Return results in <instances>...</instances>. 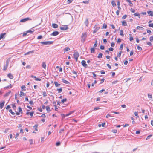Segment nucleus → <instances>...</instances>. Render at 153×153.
Listing matches in <instances>:
<instances>
[{"label":"nucleus","mask_w":153,"mask_h":153,"mask_svg":"<svg viewBox=\"0 0 153 153\" xmlns=\"http://www.w3.org/2000/svg\"><path fill=\"white\" fill-rule=\"evenodd\" d=\"M87 37V34L85 33H82V35L81 36V41L83 42H84L86 39Z\"/></svg>","instance_id":"1"},{"label":"nucleus","mask_w":153,"mask_h":153,"mask_svg":"<svg viewBox=\"0 0 153 153\" xmlns=\"http://www.w3.org/2000/svg\"><path fill=\"white\" fill-rule=\"evenodd\" d=\"M53 42L52 41H46V42H41V43L44 45H50L51 44H52L53 43Z\"/></svg>","instance_id":"2"},{"label":"nucleus","mask_w":153,"mask_h":153,"mask_svg":"<svg viewBox=\"0 0 153 153\" xmlns=\"http://www.w3.org/2000/svg\"><path fill=\"white\" fill-rule=\"evenodd\" d=\"M32 19L29 17L24 18L21 19L20 22H24L28 20H31Z\"/></svg>","instance_id":"3"},{"label":"nucleus","mask_w":153,"mask_h":153,"mask_svg":"<svg viewBox=\"0 0 153 153\" xmlns=\"http://www.w3.org/2000/svg\"><path fill=\"white\" fill-rule=\"evenodd\" d=\"M94 28H95V29L93 31V33H96L97 31L99 30V29L100 28V27H97V25H95L94 27Z\"/></svg>","instance_id":"4"},{"label":"nucleus","mask_w":153,"mask_h":153,"mask_svg":"<svg viewBox=\"0 0 153 153\" xmlns=\"http://www.w3.org/2000/svg\"><path fill=\"white\" fill-rule=\"evenodd\" d=\"M60 28L61 30H64L68 29V27L67 25H65L62 27H60Z\"/></svg>","instance_id":"5"},{"label":"nucleus","mask_w":153,"mask_h":153,"mask_svg":"<svg viewBox=\"0 0 153 153\" xmlns=\"http://www.w3.org/2000/svg\"><path fill=\"white\" fill-rule=\"evenodd\" d=\"M59 34V33L57 31H55L53 32L51 34V35H53L55 36Z\"/></svg>","instance_id":"6"},{"label":"nucleus","mask_w":153,"mask_h":153,"mask_svg":"<svg viewBox=\"0 0 153 153\" xmlns=\"http://www.w3.org/2000/svg\"><path fill=\"white\" fill-rule=\"evenodd\" d=\"M74 57H78L79 56V53L78 52H74L73 54Z\"/></svg>","instance_id":"7"},{"label":"nucleus","mask_w":153,"mask_h":153,"mask_svg":"<svg viewBox=\"0 0 153 153\" xmlns=\"http://www.w3.org/2000/svg\"><path fill=\"white\" fill-rule=\"evenodd\" d=\"M6 34V33H5L1 34L0 35V40L2 39H4L5 38L4 36Z\"/></svg>","instance_id":"8"},{"label":"nucleus","mask_w":153,"mask_h":153,"mask_svg":"<svg viewBox=\"0 0 153 153\" xmlns=\"http://www.w3.org/2000/svg\"><path fill=\"white\" fill-rule=\"evenodd\" d=\"M81 63L84 67H86L87 65V64H86L85 61V60H82L81 62Z\"/></svg>","instance_id":"9"},{"label":"nucleus","mask_w":153,"mask_h":153,"mask_svg":"<svg viewBox=\"0 0 153 153\" xmlns=\"http://www.w3.org/2000/svg\"><path fill=\"white\" fill-rule=\"evenodd\" d=\"M52 27L55 28H56L58 27V25L56 24L53 23L52 24Z\"/></svg>","instance_id":"10"},{"label":"nucleus","mask_w":153,"mask_h":153,"mask_svg":"<svg viewBox=\"0 0 153 153\" xmlns=\"http://www.w3.org/2000/svg\"><path fill=\"white\" fill-rule=\"evenodd\" d=\"M42 67L43 68L45 69H46V65L45 62H43L42 65Z\"/></svg>","instance_id":"11"},{"label":"nucleus","mask_w":153,"mask_h":153,"mask_svg":"<svg viewBox=\"0 0 153 153\" xmlns=\"http://www.w3.org/2000/svg\"><path fill=\"white\" fill-rule=\"evenodd\" d=\"M8 77L11 79H13V75L11 73H9L7 75Z\"/></svg>","instance_id":"12"},{"label":"nucleus","mask_w":153,"mask_h":153,"mask_svg":"<svg viewBox=\"0 0 153 153\" xmlns=\"http://www.w3.org/2000/svg\"><path fill=\"white\" fill-rule=\"evenodd\" d=\"M147 13L149 14V16H153V12L151 11H147Z\"/></svg>","instance_id":"13"},{"label":"nucleus","mask_w":153,"mask_h":153,"mask_svg":"<svg viewBox=\"0 0 153 153\" xmlns=\"http://www.w3.org/2000/svg\"><path fill=\"white\" fill-rule=\"evenodd\" d=\"M84 23L86 26H88L89 24L88 20V19H86Z\"/></svg>","instance_id":"14"},{"label":"nucleus","mask_w":153,"mask_h":153,"mask_svg":"<svg viewBox=\"0 0 153 153\" xmlns=\"http://www.w3.org/2000/svg\"><path fill=\"white\" fill-rule=\"evenodd\" d=\"M5 103V102L4 101L3 102L0 103V108L2 109Z\"/></svg>","instance_id":"15"},{"label":"nucleus","mask_w":153,"mask_h":153,"mask_svg":"<svg viewBox=\"0 0 153 153\" xmlns=\"http://www.w3.org/2000/svg\"><path fill=\"white\" fill-rule=\"evenodd\" d=\"M70 50L69 48L68 47H66L64 49V51L65 52H66Z\"/></svg>","instance_id":"16"},{"label":"nucleus","mask_w":153,"mask_h":153,"mask_svg":"<svg viewBox=\"0 0 153 153\" xmlns=\"http://www.w3.org/2000/svg\"><path fill=\"white\" fill-rule=\"evenodd\" d=\"M137 29L139 30H143L144 28L142 27L138 26L137 27Z\"/></svg>","instance_id":"17"},{"label":"nucleus","mask_w":153,"mask_h":153,"mask_svg":"<svg viewBox=\"0 0 153 153\" xmlns=\"http://www.w3.org/2000/svg\"><path fill=\"white\" fill-rule=\"evenodd\" d=\"M134 15L135 16H137L139 18H140V16L139 13H135Z\"/></svg>","instance_id":"18"},{"label":"nucleus","mask_w":153,"mask_h":153,"mask_svg":"<svg viewBox=\"0 0 153 153\" xmlns=\"http://www.w3.org/2000/svg\"><path fill=\"white\" fill-rule=\"evenodd\" d=\"M34 31V30H28L27 31V33H32Z\"/></svg>","instance_id":"19"},{"label":"nucleus","mask_w":153,"mask_h":153,"mask_svg":"<svg viewBox=\"0 0 153 153\" xmlns=\"http://www.w3.org/2000/svg\"><path fill=\"white\" fill-rule=\"evenodd\" d=\"M105 125V123H104L101 124H99L98 125V126L99 127H100L102 126L103 127H104Z\"/></svg>","instance_id":"20"},{"label":"nucleus","mask_w":153,"mask_h":153,"mask_svg":"<svg viewBox=\"0 0 153 153\" xmlns=\"http://www.w3.org/2000/svg\"><path fill=\"white\" fill-rule=\"evenodd\" d=\"M111 4L113 7H115L116 5V4L114 1H111Z\"/></svg>","instance_id":"21"},{"label":"nucleus","mask_w":153,"mask_h":153,"mask_svg":"<svg viewBox=\"0 0 153 153\" xmlns=\"http://www.w3.org/2000/svg\"><path fill=\"white\" fill-rule=\"evenodd\" d=\"M62 81L64 83L68 84L69 83V82L68 81H67L66 80L63 79H62Z\"/></svg>","instance_id":"22"},{"label":"nucleus","mask_w":153,"mask_h":153,"mask_svg":"<svg viewBox=\"0 0 153 153\" xmlns=\"http://www.w3.org/2000/svg\"><path fill=\"white\" fill-rule=\"evenodd\" d=\"M12 85H11V84H10V85L4 87V89H7L8 88H12Z\"/></svg>","instance_id":"23"},{"label":"nucleus","mask_w":153,"mask_h":153,"mask_svg":"<svg viewBox=\"0 0 153 153\" xmlns=\"http://www.w3.org/2000/svg\"><path fill=\"white\" fill-rule=\"evenodd\" d=\"M46 109L48 111H51L50 108L49 106H47L46 107Z\"/></svg>","instance_id":"24"},{"label":"nucleus","mask_w":153,"mask_h":153,"mask_svg":"<svg viewBox=\"0 0 153 153\" xmlns=\"http://www.w3.org/2000/svg\"><path fill=\"white\" fill-rule=\"evenodd\" d=\"M8 66V65L7 64H6V65H5L4 66V68H3V70L4 71L6 70Z\"/></svg>","instance_id":"25"},{"label":"nucleus","mask_w":153,"mask_h":153,"mask_svg":"<svg viewBox=\"0 0 153 153\" xmlns=\"http://www.w3.org/2000/svg\"><path fill=\"white\" fill-rule=\"evenodd\" d=\"M122 24L124 26L127 25L126 22L125 21H123L122 22Z\"/></svg>","instance_id":"26"},{"label":"nucleus","mask_w":153,"mask_h":153,"mask_svg":"<svg viewBox=\"0 0 153 153\" xmlns=\"http://www.w3.org/2000/svg\"><path fill=\"white\" fill-rule=\"evenodd\" d=\"M33 52H34V51H29L28 52H27V53H26L25 54V55H26L32 53Z\"/></svg>","instance_id":"27"},{"label":"nucleus","mask_w":153,"mask_h":153,"mask_svg":"<svg viewBox=\"0 0 153 153\" xmlns=\"http://www.w3.org/2000/svg\"><path fill=\"white\" fill-rule=\"evenodd\" d=\"M22 90V91H25L26 90L25 87L24 85H23L21 87Z\"/></svg>","instance_id":"28"},{"label":"nucleus","mask_w":153,"mask_h":153,"mask_svg":"<svg viewBox=\"0 0 153 153\" xmlns=\"http://www.w3.org/2000/svg\"><path fill=\"white\" fill-rule=\"evenodd\" d=\"M120 34L122 36H124L123 32V30H121L120 31Z\"/></svg>","instance_id":"29"},{"label":"nucleus","mask_w":153,"mask_h":153,"mask_svg":"<svg viewBox=\"0 0 153 153\" xmlns=\"http://www.w3.org/2000/svg\"><path fill=\"white\" fill-rule=\"evenodd\" d=\"M122 53V51H119V53L118 54L117 56L118 57H120L121 56V54Z\"/></svg>","instance_id":"30"},{"label":"nucleus","mask_w":153,"mask_h":153,"mask_svg":"<svg viewBox=\"0 0 153 153\" xmlns=\"http://www.w3.org/2000/svg\"><path fill=\"white\" fill-rule=\"evenodd\" d=\"M18 108H19V112H20L21 113H22V108H21L20 107H19Z\"/></svg>","instance_id":"31"},{"label":"nucleus","mask_w":153,"mask_h":153,"mask_svg":"<svg viewBox=\"0 0 153 153\" xmlns=\"http://www.w3.org/2000/svg\"><path fill=\"white\" fill-rule=\"evenodd\" d=\"M67 99L66 98H65V99H63L62 100H61V102L62 103H64V102H66L67 101Z\"/></svg>","instance_id":"32"},{"label":"nucleus","mask_w":153,"mask_h":153,"mask_svg":"<svg viewBox=\"0 0 153 153\" xmlns=\"http://www.w3.org/2000/svg\"><path fill=\"white\" fill-rule=\"evenodd\" d=\"M55 85L56 87H57L60 85V84H58L57 82H54Z\"/></svg>","instance_id":"33"},{"label":"nucleus","mask_w":153,"mask_h":153,"mask_svg":"<svg viewBox=\"0 0 153 153\" xmlns=\"http://www.w3.org/2000/svg\"><path fill=\"white\" fill-rule=\"evenodd\" d=\"M91 53H93L94 52V51H95V49H94V48H91Z\"/></svg>","instance_id":"34"},{"label":"nucleus","mask_w":153,"mask_h":153,"mask_svg":"<svg viewBox=\"0 0 153 153\" xmlns=\"http://www.w3.org/2000/svg\"><path fill=\"white\" fill-rule=\"evenodd\" d=\"M107 27V25L106 24H103V28L105 29Z\"/></svg>","instance_id":"35"},{"label":"nucleus","mask_w":153,"mask_h":153,"mask_svg":"<svg viewBox=\"0 0 153 153\" xmlns=\"http://www.w3.org/2000/svg\"><path fill=\"white\" fill-rule=\"evenodd\" d=\"M127 1L129 3V4L130 6H131L133 5V4L131 3V1L129 0H127Z\"/></svg>","instance_id":"36"},{"label":"nucleus","mask_w":153,"mask_h":153,"mask_svg":"<svg viewBox=\"0 0 153 153\" xmlns=\"http://www.w3.org/2000/svg\"><path fill=\"white\" fill-rule=\"evenodd\" d=\"M9 112L11 113V114H12V115H14L15 114V113L14 112H13L12 111V110L11 109H10L9 110Z\"/></svg>","instance_id":"37"},{"label":"nucleus","mask_w":153,"mask_h":153,"mask_svg":"<svg viewBox=\"0 0 153 153\" xmlns=\"http://www.w3.org/2000/svg\"><path fill=\"white\" fill-rule=\"evenodd\" d=\"M42 94L44 97H45L47 96L46 94L45 91L43 92Z\"/></svg>","instance_id":"38"},{"label":"nucleus","mask_w":153,"mask_h":153,"mask_svg":"<svg viewBox=\"0 0 153 153\" xmlns=\"http://www.w3.org/2000/svg\"><path fill=\"white\" fill-rule=\"evenodd\" d=\"M148 96L149 98H150V99L152 98V95L151 94H148Z\"/></svg>","instance_id":"39"},{"label":"nucleus","mask_w":153,"mask_h":153,"mask_svg":"<svg viewBox=\"0 0 153 153\" xmlns=\"http://www.w3.org/2000/svg\"><path fill=\"white\" fill-rule=\"evenodd\" d=\"M97 45V40H96L95 42V44L94 45V47H96Z\"/></svg>","instance_id":"40"},{"label":"nucleus","mask_w":153,"mask_h":153,"mask_svg":"<svg viewBox=\"0 0 153 153\" xmlns=\"http://www.w3.org/2000/svg\"><path fill=\"white\" fill-rule=\"evenodd\" d=\"M149 39H150V41L151 42L153 41V36H151L150 37Z\"/></svg>","instance_id":"41"},{"label":"nucleus","mask_w":153,"mask_h":153,"mask_svg":"<svg viewBox=\"0 0 153 153\" xmlns=\"http://www.w3.org/2000/svg\"><path fill=\"white\" fill-rule=\"evenodd\" d=\"M24 94V93L23 92L21 91L20 93L19 94V95L20 97H22V95H23Z\"/></svg>","instance_id":"42"},{"label":"nucleus","mask_w":153,"mask_h":153,"mask_svg":"<svg viewBox=\"0 0 153 153\" xmlns=\"http://www.w3.org/2000/svg\"><path fill=\"white\" fill-rule=\"evenodd\" d=\"M102 53H100L98 55L97 57H102Z\"/></svg>","instance_id":"43"},{"label":"nucleus","mask_w":153,"mask_h":153,"mask_svg":"<svg viewBox=\"0 0 153 153\" xmlns=\"http://www.w3.org/2000/svg\"><path fill=\"white\" fill-rule=\"evenodd\" d=\"M111 131L113 133H116L117 132V130L116 129H113Z\"/></svg>","instance_id":"44"},{"label":"nucleus","mask_w":153,"mask_h":153,"mask_svg":"<svg viewBox=\"0 0 153 153\" xmlns=\"http://www.w3.org/2000/svg\"><path fill=\"white\" fill-rule=\"evenodd\" d=\"M29 142L30 143V144H32L33 143V140L32 139H30L29 140Z\"/></svg>","instance_id":"45"},{"label":"nucleus","mask_w":153,"mask_h":153,"mask_svg":"<svg viewBox=\"0 0 153 153\" xmlns=\"http://www.w3.org/2000/svg\"><path fill=\"white\" fill-rule=\"evenodd\" d=\"M100 48L101 50H103L104 49L105 47L103 45H101L100 46Z\"/></svg>","instance_id":"46"},{"label":"nucleus","mask_w":153,"mask_h":153,"mask_svg":"<svg viewBox=\"0 0 153 153\" xmlns=\"http://www.w3.org/2000/svg\"><path fill=\"white\" fill-rule=\"evenodd\" d=\"M137 49L138 50H139L140 51H141L142 50V48L140 47L139 46H137Z\"/></svg>","instance_id":"47"},{"label":"nucleus","mask_w":153,"mask_h":153,"mask_svg":"<svg viewBox=\"0 0 153 153\" xmlns=\"http://www.w3.org/2000/svg\"><path fill=\"white\" fill-rule=\"evenodd\" d=\"M58 91V93H60L62 92V88H59L57 89Z\"/></svg>","instance_id":"48"},{"label":"nucleus","mask_w":153,"mask_h":153,"mask_svg":"<svg viewBox=\"0 0 153 153\" xmlns=\"http://www.w3.org/2000/svg\"><path fill=\"white\" fill-rule=\"evenodd\" d=\"M127 16V15H123L122 17V19H125L126 17Z\"/></svg>","instance_id":"49"},{"label":"nucleus","mask_w":153,"mask_h":153,"mask_svg":"<svg viewBox=\"0 0 153 153\" xmlns=\"http://www.w3.org/2000/svg\"><path fill=\"white\" fill-rule=\"evenodd\" d=\"M134 114L136 116L138 117L139 116L138 112H135L134 113Z\"/></svg>","instance_id":"50"},{"label":"nucleus","mask_w":153,"mask_h":153,"mask_svg":"<svg viewBox=\"0 0 153 153\" xmlns=\"http://www.w3.org/2000/svg\"><path fill=\"white\" fill-rule=\"evenodd\" d=\"M37 126L38 125H35V126H34L33 127L34 128H35V130L37 131Z\"/></svg>","instance_id":"51"},{"label":"nucleus","mask_w":153,"mask_h":153,"mask_svg":"<svg viewBox=\"0 0 153 153\" xmlns=\"http://www.w3.org/2000/svg\"><path fill=\"white\" fill-rule=\"evenodd\" d=\"M149 26L150 27H152L153 28V23L150 24L149 25Z\"/></svg>","instance_id":"52"},{"label":"nucleus","mask_w":153,"mask_h":153,"mask_svg":"<svg viewBox=\"0 0 153 153\" xmlns=\"http://www.w3.org/2000/svg\"><path fill=\"white\" fill-rule=\"evenodd\" d=\"M130 10L132 13H134L135 11V10L134 9L132 8Z\"/></svg>","instance_id":"53"},{"label":"nucleus","mask_w":153,"mask_h":153,"mask_svg":"<svg viewBox=\"0 0 153 153\" xmlns=\"http://www.w3.org/2000/svg\"><path fill=\"white\" fill-rule=\"evenodd\" d=\"M152 136V135H149L147 137V138H146V140H148Z\"/></svg>","instance_id":"54"},{"label":"nucleus","mask_w":153,"mask_h":153,"mask_svg":"<svg viewBox=\"0 0 153 153\" xmlns=\"http://www.w3.org/2000/svg\"><path fill=\"white\" fill-rule=\"evenodd\" d=\"M111 47H114V46H115V44L114 42H112L111 43Z\"/></svg>","instance_id":"55"},{"label":"nucleus","mask_w":153,"mask_h":153,"mask_svg":"<svg viewBox=\"0 0 153 153\" xmlns=\"http://www.w3.org/2000/svg\"><path fill=\"white\" fill-rule=\"evenodd\" d=\"M73 1V0H68L67 2L69 4L71 3Z\"/></svg>","instance_id":"56"},{"label":"nucleus","mask_w":153,"mask_h":153,"mask_svg":"<svg viewBox=\"0 0 153 153\" xmlns=\"http://www.w3.org/2000/svg\"><path fill=\"white\" fill-rule=\"evenodd\" d=\"M9 62H10V59H7L6 61V64H7L8 65Z\"/></svg>","instance_id":"57"},{"label":"nucleus","mask_w":153,"mask_h":153,"mask_svg":"<svg viewBox=\"0 0 153 153\" xmlns=\"http://www.w3.org/2000/svg\"><path fill=\"white\" fill-rule=\"evenodd\" d=\"M29 103L30 104L32 105H33L34 104L33 101H30L29 102Z\"/></svg>","instance_id":"58"},{"label":"nucleus","mask_w":153,"mask_h":153,"mask_svg":"<svg viewBox=\"0 0 153 153\" xmlns=\"http://www.w3.org/2000/svg\"><path fill=\"white\" fill-rule=\"evenodd\" d=\"M100 109V108L99 107H95V108H94V110H98Z\"/></svg>","instance_id":"59"},{"label":"nucleus","mask_w":153,"mask_h":153,"mask_svg":"<svg viewBox=\"0 0 153 153\" xmlns=\"http://www.w3.org/2000/svg\"><path fill=\"white\" fill-rule=\"evenodd\" d=\"M60 142H57L56 143V146H59L60 145Z\"/></svg>","instance_id":"60"},{"label":"nucleus","mask_w":153,"mask_h":153,"mask_svg":"<svg viewBox=\"0 0 153 153\" xmlns=\"http://www.w3.org/2000/svg\"><path fill=\"white\" fill-rule=\"evenodd\" d=\"M12 107L14 109H15L16 108L15 104H14L13 105H12Z\"/></svg>","instance_id":"61"},{"label":"nucleus","mask_w":153,"mask_h":153,"mask_svg":"<svg viewBox=\"0 0 153 153\" xmlns=\"http://www.w3.org/2000/svg\"><path fill=\"white\" fill-rule=\"evenodd\" d=\"M54 106H55V111H57L58 110V108L57 107V106L56 105H54Z\"/></svg>","instance_id":"62"},{"label":"nucleus","mask_w":153,"mask_h":153,"mask_svg":"<svg viewBox=\"0 0 153 153\" xmlns=\"http://www.w3.org/2000/svg\"><path fill=\"white\" fill-rule=\"evenodd\" d=\"M61 115L62 117V119L64 118H65V115L64 114H61Z\"/></svg>","instance_id":"63"},{"label":"nucleus","mask_w":153,"mask_h":153,"mask_svg":"<svg viewBox=\"0 0 153 153\" xmlns=\"http://www.w3.org/2000/svg\"><path fill=\"white\" fill-rule=\"evenodd\" d=\"M120 49H122L123 48V44H121L120 46Z\"/></svg>","instance_id":"64"}]
</instances>
